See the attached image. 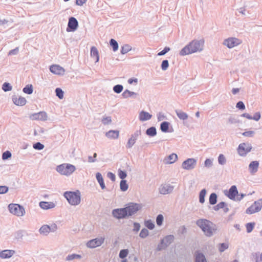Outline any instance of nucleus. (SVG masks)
Returning <instances> with one entry per match:
<instances>
[{
    "instance_id": "nucleus-1",
    "label": "nucleus",
    "mask_w": 262,
    "mask_h": 262,
    "mask_svg": "<svg viewBox=\"0 0 262 262\" xmlns=\"http://www.w3.org/2000/svg\"><path fill=\"white\" fill-rule=\"evenodd\" d=\"M204 42L203 40H192L181 50L180 52V55L185 56L202 51Z\"/></svg>"
},
{
    "instance_id": "nucleus-2",
    "label": "nucleus",
    "mask_w": 262,
    "mask_h": 262,
    "mask_svg": "<svg viewBox=\"0 0 262 262\" xmlns=\"http://www.w3.org/2000/svg\"><path fill=\"white\" fill-rule=\"evenodd\" d=\"M196 225L202 230L204 234L210 236L213 234L214 228L213 223L206 219H199L196 222Z\"/></svg>"
},
{
    "instance_id": "nucleus-3",
    "label": "nucleus",
    "mask_w": 262,
    "mask_h": 262,
    "mask_svg": "<svg viewBox=\"0 0 262 262\" xmlns=\"http://www.w3.org/2000/svg\"><path fill=\"white\" fill-rule=\"evenodd\" d=\"M63 195L69 204L72 205H77L80 203L81 195L79 190L76 191H66L64 193Z\"/></svg>"
},
{
    "instance_id": "nucleus-4",
    "label": "nucleus",
    "mask_w": 262,
    "mask_h": 262,
    "mask_svg": "<svg viewBox=\"0 0 262 262\" xmlns=\"http://www.w3.org/2000/svg\"><path fill=\"white\" fill-rule=\"evenodd\" d=\"M56 170L62 175L69 176L76 170V167L72 164L63 163L57 166Z\"/></svg>"
},
{
    "instance_id": "nucleus-5",
    "label": "nucleus",
    "mask_w": 262,
    "mask_h": 262,
    "mask_svg": "<svg viewBox=\"0 0 262 262\" xmlns=\"http://www.w3.org/2000/svg\"><path fill=\"white\" fill-rule=\"evenodd\" d=\"M142 208V205L137 203H129L125 207L127 216H131L136 213Z\"/></svg>"
},
{
    "instance_id": "nucleus-6",
    "label": "nucleus",
    "mask_w": 262,
    "mask_h": 262,
    "mask_svg": "<svg viewBox=\"0 0 262 262\" xmlns=\"http://www.w3.org/2000/svg\"><path fill=\"white\" fill-rule=\"evenodd\" d=\"M262 208V199L255 201L246 210L247 214H253L259 211Z\"/></svg>"
},
{
    "instance_id": "nucleus-7",
    "label": "nucleus",
    "mask_w": 262,
    "mask_h": 262,
    "mask_svg": "<svg viewBox=\"0 0 262 262\" xmlns=\"http://www.w3.org/2000/svg\"><path fill=\"white\" fill-rule=\"evenodd\" d=\"M251 149L252 146L250 144L243 143L238 145L237 152L240 156H245L251 151Z\"/></svg>"
},
{
    "instance_id": "nucleus-8",
    "label": "nucleus",
    "mask_w": 262,
    "mask_h": 262,
    "mask_svg": "<svg viewBox=\"0 0 262 262\" xmlns=\"http://www.w3.org/2000/svg\"><path fill=\"white\" fill-rule=\"evenodd\" d=\"M242 43V41L234 37L229 38L224 40V44L229 48H232Z\"/></svg>"
},
{
    "instance_id": "nucleus-9",
    "label": "nucleus",
    "mask_w": 262,
    "mask_h": 262,
    "mask_svg": "<svg viewBox=\"0 0 262 262\" xmlns=\"http://www.w3.org/2000/svg\"><path fill=\"white\" fill-rule=\"evenodd\" d=\"M104 241V238L100 237L90 240L86 243L88 247L94 248L101 246Z\"/></svg>"
},
{
    "instance_id": "nucleus-10",
    "label": "nucleus",
    "mask_w": 262,
    "mask_h": 262,
    "mask_svg": "<svg viewBox=\"0 0 262 262\" xmlns=\"http://www.w3.org/2000/svg\"><path fill=\"white\" fill-rule=\"evenodd\" d=\"M196 163V160L193 158H189L183 162L182 167L184 169H192L195 167Z\"/></svg>"
},
{
    "instance_id": "nucleus-11",
    "label": "nucleus",
    "mask_w": 262,
    "mask_h": 262,
    "mask_svg": "<svg viewBox=\"0 0 262 262\" xmlns=\"http://www.w3.org/2000/svg\"><path fill=\"white\" fill-rule=\"evenodd\" d=\"M113 214L117 219H122L127 216L125 208L114 209L113 211Z\"/></svg>"
},
{
    "instance_id": "nucleus-12",
    "label": "nucleus",
    "mask_w": 262,
    "mask_h": 262,
    "mask_svg": "<svg viewBox=\"0 0 262 262\" xmlns=\"http://www.w3.org/2000/svg\"><path fill=\"white\" fill-rule=\"evenodd\" d=\"M78 27V22L76 19L74 17H71L69 19L68 23V27L67 28V31H75Z\"/></svg>"
},
{
    "instance_id": "nucleus-13",
    "label": "nucleus",
    "mask_w": 262,
    "mask_h": 262,
    "mask_svg": "<svg viewBox=\"0 0 262 262\" xmlns=\"http://www.w3.org/2000/svg\"><path fill=\"white\" fill-rule=\"evenodd\" d=\"M50 71L57 75H62L64 74V69L59 65H52L50 68Z\"/></svg>"
},
{
    "instance_id": "nucleus-14",
    "label": "nucleus",
    "mask_w": 262,
    "mask_h": 262,
    "mask_svg": "<svg viewBox=\"0 0 262 262\" xmlns=\"http://www.w3.org/2000/svg\"><path fill=\"white\" fill-rule=\"evenodd\" d=\"M237 194L238 191L235 186H232L229 191L226 193V195L231 199H235Z\"/></svg>"
},
{
    "instance_id": "nucleus-15",
    "label": "nucleus",
    "mask_w": 262,
    "mask_h": 262,
    "mask_svg": "<svg viewBox=\"0 0 262 262\" xmlns=\"http://www.w3.org/2000/svg\"><path fill=\"white\" fill-rule=\"evenodd\" d=\"M15 253V251L5 250L0 252V257L5 259L11 257Z\"/></svg>"
},
{
    "instance_id": "nucleus-16",
    "label": "nucleus",
    "mask_w": 262,
    "mask_h": 262,
    "mask_svg": "<svg viewBox=\"0 0 262 262\" xmlns=\"http://www.w3.org/2000/svg\"><path fill=\"white\" fill-rule=\"evenodd\" d=\"M39 206L43 209L47 210L55 207V205L52 202L42 201L39 203Z\"/></svg>"
},
{
    "instance_id": "nucleus-17",
    "label": "nucleus",
    "mask_w": 262,
    "mask_h": 262,
    "mask_svg": "<svg viewBox=\"0 0 262 262\" xmlns=\"http://www.w3.org/2000/svg\"><path fill=\"white\" fill-rule=\"evenodd\" d=\"M258 166L259 163L258 161H254L251 162L249 165V168L250 172L253 174L256 172L258 170Z\"/></svg>"
},
{
    "instance_id": "nucleus-18",
    "label": "nucleus",
    "mask_w": 262,
    "mask_h": 262,
    "mask_svg": "<svg viewBox=\"0 0 262 262\" xmlns=\"http://www.w3.org/2000/svg\"><path fill=\"white\" fill-rule=\"evenodd\" d=\"M172 190V187L168 185H162L159 188L160 193L165 194L169 193Z\"/></svg>"
},
{
    "instance_id": "nucleus-19",
    "label": "nucleus",
    "mask_w": 262,
    "mask_h": 262,
    "mask_svg": "<svg viewBox=\"0 0 262 262\" xmlns=\"http://www.w3.org/2000/svg\"><path fill=\"white\" fill-rule=\"evenodd\" d=\"M91 56L94 58L96 62H98L99 59V56L98 51L95 47H93L91 50Z\"/></svg>"
},
{
    "instance_id": "nucleus-20",
    "label": "nucleus",
    "mask_w": 262,
    "mask_h": 262,
    "mask_svg": "<svg viewBox=\"0 0 262 262\" xmlns=\"http://www.w3.org/2000/svg\"><path fill=\"white\" fill-rule=\"evenodd\" d=\"M119 134V131L111 130L106 133V136L109 138L115 139L118 138Z\"/></svg>"
},
{
    "instance_id": "nucleus-21",
    "label": "nucleus",
    "mask_w": 262,
    "mask_h": 262,
    "mask_svg": "<svg viewBox=\"0 0 262 262\" xmlns=\"http://www.w3.org/2000/svg\"><path fill=\"white\" fill-rule=\"evenodd\" d=\"M151 118V115L148 113L142 111L139 115V119L141 121H145L149 120Z\"/></svg>"
},
{
    "instance_id": "nucleus-22",
    "label": "nucleus",
    "mask_w": 262,
    "mask_h": 262,
    "mask_svg": "<svg viewBox=\"0 0 262 262\" xmlns=\"http://www.w3.org/2000/svg\"><path fill=\"white\" fill-rule=\"evenodd\" d=\"M178 159L177 155L176 154H172L170 155L167 159H165L166 163L172 164L173 163Z\"/></svg>"
},
{
    "instance_id": "nucleus-23",
    "label": "nucleus",
    "mask_w": 262,
    "mask_h": 262,
    "mask_svg": "<svg viewBox=\"0 0 262 262\" xmlns=\"http://www.w3.org/2000/svg\"><path fill=\"white\" fill-rule=\"evenodd\" d=\"M173 235H168L165 237L161 242V244H164L166 246L170 244L173 240Z\"/></svg>"
},
{
    "instance_id": "nucleus-24",
    "label": "nucleus",
    "mask_w": 262,
    "mask_h": 262,
    "mask_svg": "<svg viewBox=\"0 0 262 262\" xmlns=\"http://www.w3.org/2000/svg\"><path fill=\"white\" fill-rule=\"evenodd\" d=\"M96 179H97L98 182H99L101 188L102 189H104L105 188V184L103 182V177H102L101 174L99 172L97 173L96 174Z\"/></svg>"
},
{
    "instance_id": "nucleus-25",
    "label": "nucleus",
    "mask_w": 262,
    "mask_h": 262,
    "mask_svg": "<svg viewBox=\"0 0 262 262\" xmlns=\"http://www.w3.org/2000/svg\"><path fill=\"white\" fill-rule=\"evenodd\" d=\"M176 112L178 117L181 120H186L188 117V115L182 111L178 110L176 111Z\"/></svg>"
},
{
    "instance_id": "nucleus-26",
    "label": "nucleus",
    "mask_w": 262,
    "mask_h": 262,
    "mask_svg": "<svg viewBox=\"0 0 262 262\" xmlns=\"http://www.w3.org/2000/svg\"><path fill=\"white\" fill-rule=\"evenodd\" d=\"M39 231L41 233L47 234L51 231V228L48 225H45L40 228Z\"/></svg>"
},
{
    "instance_id": "nucleus-27",
    "label": "nucleus",
    "mask_w": 262,
    "mask_h": 262,
    "mask_svg": "<svg viewBox=\"0 0 262 262\" xmlns=\"http://www.w3.org/2000/svg\"><path fill=\"white\" fill-rule=\"evenodd\" d=\"M169 126V123L168 122H163L161 124V129L163 132H168Z\"/></svg>"
},
{
    "instance_id": "nucleus-28",
    "label": "nucleus",
    "mask_w": 262,
    "mask_h": 262,
    "mask_svg": "<svg viewBox=\"0 0 262 262\" xmlns=\"http://www.w3.org/2000/svg\"><path fill=\"white\" fill-rule=\"evenodd\" d=\"M195 262H206L204 255L200 253H197L196 255Z\"/></svg>"
},
{
    "instance_id": "nucleus-29",
    "label": "nucleus",
    "mask_w": 262,
    "mask_h": 262,
    "mask_svg": "<svg viewBox=\"0 0 262 262\" xmlns=\"http://www.w3.org/2000/svg\"><path fill=\"white\" fill-rule=\"evenodd\" d=\"M209 203L211 205H214L217 201V195L215 193H212L209 196Z\"/></svg>"
},
{
    "instance_id": "nucleus-30",
    "label": "nucleus",
    "mask_w": 262,
    "mask_h": 262,
    "mask_svg": "<svg viewBox=\"0 0 262 262\" xmlns=\"http://www.w3.org/2000/svg\"><path fill=\"white\" fill-rule=\"evenodd\" d=\"M33 117L35 119H45L47 117V115L45 112H40L39 113L34 114Z\"/></svg>"
},
{
    "instance_id": "nucleus-31",
    "label": "nucleus",
    "mask_w": 262,
    "mask_h": 262,
    "mask_svg": "<svg viewBox=\"0 0 262 262\" xmlns=\"http://www.w3.org/2000/svg\"><path fill=\"white\" fill-rule=\"evenodd\" d=\"M23 92L27 94H31L33 92V86L32 84L27 85L24 89Z\"/></svg>"
},
{
    "instance_id": "nucleus-32",
    "label": "nucleus",
    "mask_w": 262,
    "mask_h": 262,
    "mask_svg": "<svg viewBox=\"0 0 262 262\" xmlns=\"http://www.w3.org/2000/svg\"><path fill=\"white\" fill-rule=\"evenodd\" d=\"M146 134L149 136H154L156 135V129L155 127H151L146 130Z\"/></svg>"
},
{
    "instance_id": "nucleus-33",
    "label": "nucleus",
    "mask_w": 262,
    "mask_h": 262,
    "mask_svg": "<svg viewBox=\"0 0 262 262\" xmlns=\"http://www.w3.org/2000/svg\"><path fill=\"white\" fill-rule=\"evenodd\" d=\"M17 216H21L25 214L24 208L17 204Z\"/></svg>"
},
{
    "instance_id": "nucleus-34",
    "label": "nucleus",
    "mask_w": 262,
    "mask_h": 262,
    "mask_svg": "<svg viewBox=\"0 0 262 262\" xmlns=\"http://www.w3.org/2000/svg\"><path fill=\"white\" fill-rule=\"evenodd\" d=\"M131 47L128 45H125L121 48V53L122 54L127 53L128 52L131 50Z\"/></svg>"
},
{
    "instance_id": "nucleus-35",
    "label": "nucleus",
    "mask_w": 262,
    "mask_h": 262,
    "mask_svg": "<svg viewBox=\"0 0 262 262\" xmlns=\"http://www.w3.org/2000/svg\"><path fill=\"white\" fill-rule=\"evenodd\" d=\"M206 191L205 189H203L201 191L199 195V201L201 203H203L205 201V196Z\"/></svg>"
},
{
    "instance_id": "nucleus-36",
    "label": "nucleus",
    "mask_w": 262,
    "mask_h": 262,
    "mask_svg": "<svg viewBox=\"0 0 262 262\" xmlns=\"http://www.w3.org/2000/svg\"><path fill=\"white\" fill-rule=\"evenodd\" d=\"M128 253H129V251H128V249L121 250L120 251V253L119 254V257L122 259H123L127 256Z\"/></svg>"
},
{
    "instance_id": "nucleus-37",
    "label": "nucleus",
    "mask_w": 262,
    "mask_h": 262,
    "mask_svg": "<svg viewBox=\"0 0 262 262\" xmlns=\"http://www.w3.org/2000/svg\"><path fill=\"white\" fill-rule=\"evenodd\" d=\"M8 208L10 212L14 214H16V204H10L8 206Z\"/></svg>"
},
{
    "instance_id": "nucleus-38",
    "label": "nucleus",
    "mask_w": 262,
    "mask_h": 262,
    "mask_svg": "<svg viewBox=\"0 0 262 262\" xmlns=\"http://www.w3.org/2000/svg\"><path fill=\"white\" fill-rule=\"evenodd\" d=\"M229 245L228 243H222L219 245V250L220 252H223L228 248Z\"/></svg>"
},
{
    "instance_id": "nucleus-39",
    "label": "nucleus",
    "mask_w": 262,
    "mask_h": 262,
    "mask_svg": "<svg viewBox=\"0 0 262 262\" xmlns=\"http://www.w3.org/2000/svg\"><path fill=\"white\" fill-rule=\"evenodd\" d=\"M110 45L113 47V51H116L118 49V45L117 42L114 39H111L110 40Z\"/></svg>"
},
{
    "instance_id": "nucleus-40",
    "label": "nucleus",
    "mask_w": 262,
    "mask_h": 262,
    "mask_svg": "<svg viewBox=\"0 0 262 262\" xmlns=\"http://www.w3.org/2000/svg\"><path fill=\"white\" fill-rule=\"evenodd\" d=\"M120 189L121 190L125 191L128 189V185L126 183V181L121 180L120 182Z\"/></svg>"
},
{
    "instance_id": "nucleus-41",
    "label": "nucleus",
    "mask_w": 262,
    "mask_h": 262,
    "mask_svg": "<svg viewBox=\"0 0 262 262\" xmlns=\"http://www.w3.org/2000/svg\"><path fill=\"white\" fill-rule=\"evenodd\" d=\"M254 226H255L254 223H249L247 224L246 225L247 232L248 233H250L253 230Z\"/></svg>"
},
{
    "instance_id": "nucleus-42",
    "label": "nucleus",
    "mask_w": 262,
    "mask_h": 262,
    "mask_svg": "<svg viewBox=\"0 0 262 262\" xmlns=\"http://www.w3.org/2000/svg\"><path fill=\"white\" fill-rule=\"evenodd\" d=\"M145 226L149 229L152 230L155 227L154 224L150 220H148L145 222Z\"/></svg>"
},
{
    "instance_id": "nucleus-43",
    "label": "nucleus",
    "mask_w": 262,
    "mask_h": 262,
    "mask_svg": "<svg viewBox=\"0 0 262 262\" xmlns=\"http://www.w3.org/2000/svg\"><path fill=\"white\" fill-rule=\"evenodd\" d=\"M135 94V93L133 92H130L128 90H125L122 93V96L124 98H128V97H129Z\"/></svg>"
},
{
    "instance_id": "nucleus-44",
    "label": "nucleus",
    "mask_w": 262,
    "mask_h": 262,
    "mask_svg": "<svg viewBox=\"0 0 262 262\" xmlns=\"http://www.w3.org/2000/svg\"><path fill=\"white\" fill-rule=\"evenodd\" d=\"M148 234L149 232L147 229H143L140 233V236L141 238H145L148 236Z\"/></svg>"
},
{
    "instance_id": "nucleus-45",
    "label": "nucleus",
    "mask_w": 262,
    "mask_h": 262,
    "mask_svg": "<svg viewBox=\"0 0 262 262\" xmlns=\"http://www.w3.org/2000/svg\"><path fill=\"white\" fill-rule=\"evenodd\" d=\"M56 96H58V97L59 99H62L63 97V92L62 90L60 88H57L55 90Z\"/></svg>"
},
{
    "instance_id": "nucleus-46",
    "label": "nucleus",
    "mask_w": 262,
    "mask_h": 262,
    "mask_svg": "<svg viewBox=\"0 0 262 262\" xmlns=\"http://www.w3.org/2000/svg\"><path fill=\"white\" fill-rule=\"evenodd\" d=\"M26 99L21 97H19L17 99V105L23 106L26 103Z\"/></svg>"
},
{
    "instance_id": "nucleus-47",
    "label": "nucleus",
    "mask_w": 262,
    "mask_h": 262,
    "mask_svg": "<svg viewBox=\"0 0 262 262\" xmlns=\"http://www.w3.org/2000/svg\"><path fill=\"white\" fill-rule=\"evenodd\" d=\"M80 257H81V256L80 255L73 254L68 255L66 259H67V260H71L75 258H80Z\"/></svg>"
},
{
    "instance_id": "nucleus-48",
    "label": "nucleus",
    "mask_w": 262,
    "mask_h": 262,
    "mask_svg": "<svg viewBox=\"0 0 262 262\" xmlns=\"http://www.w3.org/2000/svg\"><path fill=\"white\" fill-rule=\"evenodd\" d=\"M2 89H3L5 92H7V91H9L11 90V89H12V87H11V86L10 85V84H9V83H7V82H5V83H4L3 84V85Z\"/></svg>"
},
{
    "instance_id": "nucleus-49",
    "label": "nucleus",
    "mask_w": 262,
    "mask_h": 262,
    "mask_svg": "<svg viewBox=\"0 0 262 262\" xmlns=\"http://www.w3.org/2000/svg\"><path fill=\"white\" fill-rule=\"evenodd\" d=\"M136 142V139L132 137H131L128 141L127 144V147L128 148H130Z\"/></svg>"
},
{
    "instance_id": "nucleus-50",
    "label": "nucleus",
    "mask_w": 262,
    "mask_h": 262,
    "mask_svg": "<svg viewBox=\"0 0 262 262\" xmlns=\"http://www.w3.org/2000/svg\"><path fill=\"white\" fill-rule=\"evenodd\" d=\"M113 90L116 93H120L123 90V86L121 85H116L114 87Z\"/></svg>"
},
{
    "instance_id": "nucleus-51",
    "label": "nucleus",
    "mask_w": 262,
    "mask_h": 262,
    "mask_svg": "<svg viewBox=\"0 0 262 262\" xmlns=\"http://www.w3.org/2000/svg\"><path fill=\"white\" fill-rule=\"evenodd\" d=\"M254 258L255 262H262V252L260 254H255Z\"/></svg>"
},
{
    "instance_id": "nucleus-52",
    "label": "nucleus",
    "mask_w": 262,
    "mask_h": 262,
    "mask_svg": "<svg viewBox=\"0 0 262 262\" xmlns=\"http://www.w3.org/2000/svg\"><path fill=\"white\" fill-rule=\"evenodd\" d=\"M33 148L35 149L41 150L44 148V145L39 142L33 144Z\"/></svg>"
},
{
    "instance_id": "nucleus-53",
    "label": "nucleus",
    "mask_w": 262,
    "mask_h": 262,
    "mask_svg": "<svg viewBox=\"0 0 262 262\" xmlns=\"http://www.w3.org/2000/svg\"><path fill=\"white\" fill-rule=\"evenodd\" d=\"M163 220V216L162 214H159L157 217L156 222L158 226H161Z\"/></svg>"
},
{
    "instance_id": "nucleus-54",
    "label": "nucleus",
    "mask_w": 262,
    "mask_h": 262,
    "mask_svg": "<svg viewBox=\"0 0 262 262\" xmlns=\"http://www.w3.org/2000/svg\"><path fill=\"white\" fill-rule=\"evenodd\" d=\"M225 206V203L224 202H220L215 206L213 208L215 210L217 211L221 208H223Z\"/></svg>"
},
{
    "instance_id": "nucleus-55",
    "label": "nucleus",
    "mask_w": 262,
    "mask_h": 262,
    "mask_svg": "<svg viewBox=\"0 0 262 262\" xmlns=\"http://www.w3.org/2000/svg\"><path fill=\"white\" fill-rule=\"evenodd\" d=\"M169 63L167 60H164L162 61L161 64V68L163 70H166L168 67Z\"/></svg>"
},
{
    "instance_id": "nucleus-56",
    "label": "nucleus",
    "mask_w": 262,
    "mask_h": 262,
    "mask_svg": "<svg viewBox=\"0 0 262 262\" xmlns=\"http://www.w3.org/2000/svg\"><path fill=\"white\" fill-rule=\"evenodd\" d=\"M11 156V154L10 151H6L4 152L2 156V158L3 160H6L10 158Z\"/></svg>"
},
{
    "instance_id": "nucleus-57",
    "label": "nucleus",
    "mask_w": 262,
    "mask_h": 262,
    "mask_svg": "<svg viewBox=\"0 0 262 262\" xmlns=\"http://www.w3.org/2000/svg\"><path fill=\"white\" fill-rule=\"evenodd\" d=\"M170 50V48L169 47H165L162 51L159 52L158 53V56H162L165 54Z\"/></svg>"
},
{
    "instance_id": "nucleus-58",
    "label": "nucleus",
    "mask_w": 262,
    "mask_h": 262,
    "mask_svg": "<svg viewBox=\"0 0 262 262\" xmlns=\"http://www.w3.org/2000/svg\"><path fill=\"white\" fill-rule=\"evenodd\" d=\"M218 160H219V163L221 164H224L226 161L225 157L224 156V155H223L222 154L220 155V156L219 157Z\"/></svg>"
},
{
    "instance_id": "nucleus-59",
    "label": "nucleus",
    "mask_w": 262,
    "mask_h": 262,
    "mask_svg": "<svg viewBox=\"0 0 262 262\" xmlns=\"http://www.w3.org/2000/svg\"><path fill=\"white\" fill-rule=\"evenodd\" d=\"M8 187L5 186H0V194L6 193L8 191Z\"/></svg>"
},
{
    "instance_id": "nucleus-60",
    "label": "nucleus",
    "mask_w": 262,
    "mask_h": 262,
    "mask_svg": "<svg viewBox=\"0 0 262 262\" xmlns=\"http://www.w3.org/2000/svg\"><path fill=\"white\" fill-rule=\"evenodd\" d=\"M236 107L239 110H244L245 108V106L242 101H239L236 104Z\"/></svg>"
},
{
    "instance_id": "nucleus-61",
    "label": "nucleus",
    "mask_w": 262,
    "mask_h": 262,
    "mask_svg": "<svg viewBox=\"0 0 262 262\" xmlns=\"http://www.w3.org/2000/svg\"><path fill=\"white\" fill-rule=\"evenodd\" d=\"M254 134L253 131H247L244 132L242 135L245 137H252Z\"/></svg>"
},
{
    "instance_id": "nucleus-62",
    "label": "nucleus",
    "mask_w": 262,
    "mask_h": 262,
    "mask_svg": "<svg viewBox=\"0 0 262 262\" xmlns=\"http://www.w3.org/2000/svg\"><path fill=\"white\" fill-rule=\"evenodd\" d=\"M119 176L120 178H121V179H123L126 177V174L125 172H124L121 170H120L119 171Z\"/></svg>"
},
{
    "instance_id": "nucleus-63",
    "label": "nucleus",
    "mask_w": 262,
    "mask_h": 262,
    "mask_svg": "<svg viewBox=\"0 0 262 262\" xmlns=\"http://www.w3.org/2000/svg\"><path fill=\"white\" fill-rule=\"evenodd\" d=\"M111 122V118L110 117H107L104 118L102 120V122L103 124H108Z\"/></svg>"
},
{
    "instance_id": "nucleus-64",
    "label": "nucleus",
    "mask_w": 262,
    "mask_h": 262,
    "mask_svg": "<svg viewBox=\"0 0 262 262\" xmlns=\"http://www.w3.org/2000/svg\"><path fill=\"white\" fill-rule=\"evenodd\" d=\"M107 176L108 178H109L113 181H114L115 180V176L112 172H108Z\"/></svg>"
}]
</instances>
